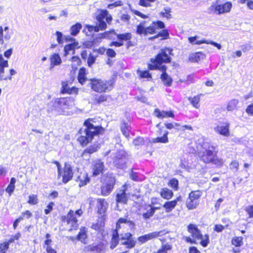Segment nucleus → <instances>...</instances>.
<instances>
[{"label": "nucleus", "instance_id": "42", "mask_svg": "<svg viewBox=\"0 0 253 253\" xmlns=\"http://www.w3.org/2000/svg\"><path fill=\"white\" fill-rule=\"evenodd\" d=\"M118 39L120 41H126L131 39L132 35L130 33H127L122 34H117Z\"/></svg>", "mask_w": 253, "mask_h": 253}, {"label": "nucleus", "instance_id": "14", "mask_svg": "<svg viewBox=\"0 0 253 253\" xmlns=\"http://www.w3.org/2000/svg\"><path fill=\"white\" fill-rule=\"evenodd\" d=\"M128 160V158L126 153L123 150H121L116 153L114 162L118 168L123 169L125 168Z\"/></svg>", "mask_w": 253, "mask_h": 253}, {"label": "nucleus", "instance_id": "54", "mask_svg": "<svg viewBox=\"0 0 253 253\" xmlns=\"http://www.w3.org/2000/svg\"><path fill=\"white\" fill-rule=\"evenodd\" d=\"M54 205V203L52 202H50L48 203L47 206H46V208L44 209V212L45 214H49L53 210V206Z\"/></svg>", "mask_w": 253, "mask_h": 253}, {"label": "nucleus", "instance_id": "20", "mask_svg": "<svg viewBox=\"0 0 253 253\" xmlns=\"http://www.w3.org/2000/svg\"><path fill=\"white\" fill-rule=\"evenodd\" d=\"M78 92V89L75 87H72L70 88L68 86V82H63L62 83V87L60 90V92L62 94L68 93L69 94H77Z\"/></svg>", "mask_w": 253, "mask_h": 253}, {"label": "nucleus", "instance_id": "1", "mask_svg": "<svg viewBox=\"0 0 253 253\" xmlns=\"http://www.w3.org/2000/svg\"><path fill=\"white\" fill-rule=\"evenodd\" d=\"M172 49L169 48L162 49L157 55L155 58L151 59V64H148L149 70H159L163 72L161 79L164 84L167 86H170L172 82V79L166 73L167 67L163 65L162 63H169L171 62V57L169 55H173Z\"/></svg>", "mask_w": 253, "mask_h": 253}, {"label": "nucleus", "instance_id": "39", "mask_svg": "<svg viewBox=\"0 0 253 253\" xmlns=\"http://www.w3.org/2000/svg\"><path fill=\"white\" fill-rule=\"evenodd\" d=\"M116 33H115L114 30H111L110 31H106L103 33H100L99 34V37L103 39H113V36L115 35Z\"/></svg>", "mask_w": 253, "mask_h": 253}, {"label": "nucleus", "instance_id": "60", "mask_svg": "<svg viewBox=\"0 0 253 253\" xmlns=\"http://www.w3.org/2000/svg\"><path fill=\"white\" fill-rule=\"evenodd\" d=\"M143 138L142 137H138L133 141V144L135 146H140L143 144Z\"/></svg>", "mask_w": 253, "mask_h": 253}, {"label": "nucleus", "instance_id": "35", "mask_svg": "<svg viewBox=\"0 0 253 253\" xmlns=\"http://www.w3.org/2000/svg\"><path fill=\"white\" fill-rule=\"evenodd\" d=\"M169 134V132L166 131L163 136L162 137H158L157 138H153L152 140V142L153 143H166L169 142V139L168 137V135Z\"/></svg>", "mask_w": 253, "mask_h": 253}, {"label": "nucleus", "instance_id": "13", "mask_svg": "<svg viewBox=\"0 0 253 253\" xmlns=\"http://www.w3.org/2000/svg\"><path fill=\"white\" fill-rule=\"evenodd\" d=\"M167 233V232L164 230L154 231L138 237L137 240L141 244H143L149 240L165 235Z\"/></svg>", "mask_w": 253, "mask_h": 253}, {"label": "nucleus", "instance_id": "36", "mask_svg": "<svg viewBox=\"0 0 253 253\" xmlns=\"http://www.w3.org/2000/svg\"><path fill=\"white\" fill-rule=\"evenodd\" d=\"M239 103V100L236 99H233L230 100L227 106V109L229 111H232L237 109V105Z\"/></svg>", "mask_w": 253, "mask_h": 253}, {"label": "nucleus", "instance_id": "21", "mask_svg": "<svg viewBox=\"0 0 253 253\" xmlns=\"http://www.w3.org/2000/svg\"><path fill=\"white\" fill-rule=\"evenodd\" d=\"M104 165L103 163L100 160H96L94 162L93 164V175L97 176L102 173L103 170Z\"/></svg>", "mask_w": 253, "mask_h": 253}, {"label": "nucleus", "instance_id": "50", "mask_svg": "<svg viewBox=\"0 0 253 253\" xmlns=\"http://www.w3.org/2000/svg\"><path fill=\"white\" fill-rule=\"evenodd\" d=\"M137 73H139V76L141 78H151V75L150 74L149 71H141L138 70Z\"/></svg>", "mask_w": 253, "mask_h": 253}, {"label": "nucleus", "instance_id": "2", "mask_svg": "<svg viewBox=\"0 0 253 253\" xmlns=\"http://www.w3.org/2000/svg\"><path fill=\"white\" fill-rule=\"evenodd\" d=\"M92 119H88L84 123V127L82 128L79 133L81 136L78 140L83 146L86 145L91 142L94 136L101 134L104 132V128L93 124Z\"/></svg>", "mask_w": 253, "mask_h": 253}, {"label": "nucleus", "instance_id": "6", "mask_svg": "<svg viewBox=\"0 0 253 253\" xmlns=\"http://www.w3.org/2000/svg\"><path fill=\"white\" fill-rule=\"evenodd\" d=\"M83 212L81 209H79L75 211L72 210H70L66 215L61 217L60 219L62 223L65 224L68 226V231L69 232L78 229V220L76 215L78 217H80L83 214Z\"/></svg>", "mask_w": 253, "mask_h": 253}, {"label": "nucleus", "instance_id": "24", "mask_svg": "<svg viewBox=\"0 0 253 253\" xmlns=\"http://www.w3.org/2000/svg\"><path fill=\"white\" fill-rule=\"evenodd\" d=\"M154 115L159 119H163L164 118L174 117V114L171 111H161L159 109H156L154 111Z\"/></svg>", "mask_w": 253, "mask_h": 253}, {"label": "nucleus", "instance_id": "28", "mask_svg": "<svg viewBox=\"0 0 253 253\" xmlns=\"http://www.w3.org/2000/svg\"><path fill=\"white\" fill-rule=\"evenodd\" d=\"M176 206L175 201H170L166 202L162 206L165 208L166 212L169 213L171 212Z\"/></svg>", "mask_w": 253, "mask_h": 253}, {"label": "nucleus", "instance_id": "37", "mask_svg": "<svg viewBox=\"0 0 253 253\" xmlns=\"http://www.w3.org/2000/svg\"><path fill=\"white\" fill-rule=\"evenodd\" d=\"M82 27V25L80 23H77L75 25H73L70 29L71 34L74 36H76L80 31Z\"/></svg>", "mask_w": 253, "mask_h": 253}, {"label": "nucleus", "instance_id": "8", "mask_svg": "<svg viewBox=\"0 0 253 253\" xmlns=\"http://www.w3.org/2000/svg\"><path fill=\"white\" fill-rule=\"evenodd\" d=\"M91 88L96 92H102L110 90L112 88L111 83L101 80H90Z\"/></svg>", "mask_w": 253, "mask_h": 253}, {"label": "nucleus", "instance_id": "59", "mask_svg": "<svg viewBox=\"0 0 253 253\" xmlns=\"http://www.w3.org/2000/svg\"><path fill=\"white\" fill-rule=\"evenodd\" d=\"M224 229V226L221 224H215L214 225L213 230L216 232H221Z\"/></svg>", "mask_w": 253, "mask_h": 253}, {"label": "nucleus", "instance_id": "3", "mask_svg": "<svg viewBox=\"0 0 253 253\" xmlns=\"http://www.w3.org/2000/svg\"><path fill=\"white\" fill-rule=\"evenodd\" d=\"M187 230L190 234V236L183 237L182 239L185 243L193 245L196 244L197 241H200V245L204 248L207 247L210 244L209 235H203L197 225L193 223L189 224L187 226Z\"/></svg>", "mask_w": 253, "mask_h": 253}, {"label": "nucleus", "instance_id": "9", "mask_svg": "<svg viewBox=\"0 0 253 253\" xmlns=\"http://www.w3.org/2000/svg\"><path fill=\"white\" fill-rule=\"evenodd\" d=\"M218 0L215 3H213L208 8V12L210 14H215L220 15L221 14L228 12L230 11L232 4L230 2H226L224 4H217Z\"/></svg>", "mask_w": 253, "mask_h": 253}, {"label": "nucleus", "instance_id": "15", "mask_svg": "<svg viewBox=\"0 0 253 253\" xmlns=\"http://www.w3.org/2000/svg\"><path fill=\"white\" fill-rule=\"evenodd\" d=\"M61 172L62 174H58V176L62 177V181L65 183L68 182L73 177V172L72 168L69 164L65 163L63 170L61 169Z\"/></svg>", "mask_w": 253, "mask_h": 253}, {"label": "nucleus", "instance_id": "47", "mask_svg": "<svg viewBox=\"0 0 253 253\" xmlns=\"http://www.w3.org/2000/svg\"><path fill=\"white\" fill-rule=\"evenodd\" d=\"M9 247L4 242L0 243V253H7Z\"/></svg>", "mask_w": 253, "mask_h": 253}, {"label": "nucleus", "instance_id": "52", "mask_svg": "<svg viewBox=\"0 0 253 253\" xmlns=\"http://www.w3.org/2000/svg\"><path fill=\"white\" fill-rule=\"evenodd\" d=\"M156 29L155 27V25L153 23L152 25H150L146 28V35L148 34H154L156 32Z\"/></svg>", "mask_w": 253, "mask_h": 253}, {"label": "nucleus", "instance_id": "22", "mask_svg": "<svg viewBox=\"0 0 253 253\" xmlns=\"http://www.w3.org/2000/svg\"><path fill=\"white\" fill-rule=\"evenodd\" d=\"M160 241L162 243L161 247L157 251L153 252L152 253H168V251H170L172 249V246L169 243H165L166 241L165 238L160 239Z\"/></svg>", "mask_w": 253, "mask_h": 253}, {"label": "nucleus", "instance_id": "64", "mask_svg": "<svg viewBox=\"0 0 253 253\" xmlns=\"http://www.w3.org/2000/svg\"><path fill=\"white\" fill-rule=\"evenodd\" d=\"M246 112L248 114L253 116V104L248 106Z\"/></svg>", "mask_w": 253, "mask_h": 253}, {"label": "nucleus", "instance_id": "17", "mask_svg": "<svg viewBox=\"0 0 253 253\" xmlns=\"http://www.w3.org/2000/svg\"><path fill=\"white\" fill-rule=\"evenodd\" d=\"M105 247L106 246L103 243L100 242L95 245H89L85 246L84 249V251L85 253L91 252H95L97 253H102L105 252Z\"/></svg>", "mask_w": 253, "mask_h": 253}, {"label": "nucleus", "instance_id": "49", "mask_svg": "<svg viewBox=\"0 0 253 253\" xmlns=\"http://www.w3.org/2000/svg\"><path fill=\"white\" fill-rule=\"evenodd\" d=\"M78 44V42H74L73 43L66 45L64 47V50L66 53H68L70 50H73L75 46Z\"/></svg>", "mask_w": 253, "mask_h": 253}, {"label": "nucleus", "instance_id": "56", "mask_svg": "<svg viewBox=\"0 0 253 253\" xmlns=\"http://www.w3.org/2000/svg\"><path fill=\"white\" fill-rule=\"evenodd\" d=\"M16 182V179L14 177L11 178L10 182L8 187L5 190H14L15 188V183Z\"/></svg>", "mask_w": 253, "mask_h": 253}, {"label": "nucleus", "instance_id": "29", "mask_svg": "<svg viewBox=\"0 0 253 253\" xmlns=\"http://www.w3.org/2000/svg\"><path fill=\"white\" fill-rule=\"evenodd\" d=\"M126 191H122L121 194H117L116 196V201L117 203L126 204L128 200V196L126 193Z\"/></svg>", "mask_w": 253, "mask_h": 253}, {"label": "nucleus", "instance_id": "63", "mask_svg": "<svg viewBox=\"0 0 253 253\" xmlns=\"http://www.w3.org/2000/svg\"><path fill=\"white\" fill-rule=\"evenodd\" d=\"M106 54L109 57H114L116 55L115 51L113 49L111 48H109L107 49L106 51Z\"/></svg>", "mask_w": 253, "mask_h": 253}, {"label": "nucleus", "instance_id": "19", "mask_svg": "<svg viewBox=\"0 0 253 253\" xmlns=\"http://www.w3.org/2000/svg\"><path fill=\"white\" fill-rule=\"evenodd\" d=\"M97 201V213L99 214H105V212L108 208V204L104 199H98Z\"/></svg>", "mask_w": 253, "mask_h": 253}, {"label": "nucleus", "instance_id": "48", "mask_svg": "<svg viewBox=\"0 0 253 253\" xmlns=\"http://www.w3.org/2000/svg\"><path fill=\"white\" fill-rule=\"evenodd\" d=\"M245 211L250 218H253V205H250L246 207Z\"/></svg>", "mask_w": 253, "mask_h": 253}, {"label": "nucleus", "instance_id": "18", "mask_svg": "<svg viewBox=\"0 0 253 253\" xmlns=\"http://www.w3.org/2000/svg\"><path fill=\"white\" fill-rule=\"evenodd\" d=\"M229 127V123L222 122L220 124V125H218L214 127V130L215 132H218L221 135L225 136H228L230 135Z\"/></svg>", "mask_w": 253, "mask_h": 253}, {"label": "nucleus", "instance_id": "34", "mask_svg": "<svg viewBox=\"0 0 253 253\" xmlns=\"http://www.w3.org/2000/svg\"><path fill=\"white\" fill-rule=\"evenodd\" d=\"M99 148L98 144H94V145L86 148L83 152L82 156H85L86 154H91L96 152Z\"/></svg>", "mask_w": 253, "mask_h": 253}, {"label": "nucleus", "instance_id": "4", "mask_svg": "<svg viewBox=\"0 0 253 253\" xmlns=\"http://www.w3.org/2000/svg\"><path fill=\"white\" fill-rule=\"evenodd\" d=\"M97 23L96 26L86 25L88 31L96 32L99 30H104L107 28V23L110 24L112 20V16L106 9L98 10L96 16Z\"/></svg>", "mask_w": 253, "mask_h": 253}, {"label": "nucleus", "instance_id": "12", "mask_svg": "<svg viewBox=\"0 0 253 253\" xmlns=\"http://www.w3.org/2000/svg\"><path fill=\"white\" fill-rule=\"evenodd\" d=\"M120 240L121 245L125 246L126 249H131L136 245V241L130 232H126L122 235Z\"/></svg>", "mask_w": 253, "mask_h": 253}, {"label": "nucleus", "instance_id": "25", "mask_svg": "<svg viewBox=\"0 0 253 253\" xmlns=\"http://www.w3.org/2000/svg\"><path fill=\"white\" fill-rule=\"evenodd\" d=\"M142 207L146 211L143 212L142 214V217L144 219H148L154 214L153 210L151 209V205H145L143 206H142Z\"/></svg>", "mask_w": 253, "mask_h": 253}, {"label": "nucleus", "instance_id": "44", "mask_svg": "<svg viewBox=\"0 0 253 253\" xmlns=\"http://www.w3.org/2000/svg\"><path fill=\"white\" fill-rule=\"evenodd\" d=\"M200 97L199 96H195L194 97H189L188 100L190 101L193 106L198 109L200 107Z\"/></svg>", "mask_w": 253, "mask_h": 253}, {"label": "nucleus", "instance_id": "41", "mask_svg": "<svg viewBox=\"0 0 253 253\" xmlns=\"http://www.w3.org/2000/svg\"><path fill=\"white\" fill-rule=\"evenodd\" d=\"M50 62L58 65L61 63V59L58 54L54 53L50 57Z\"/></svg>", "mask_w": 253, "mask_h": 253}, {"label": "nucleus", "instance_id": "61", "mask_svg": "<svg viewBox=\"0 0 253 253\" xmlns=\"http://www.w3.org/2000/svg\"><path fill=\"white\" fill-rule=\"evenodd\" d=\"M188 253H201L198 249L194 246H190L188 248Z\"/></svg>", "mask_w": 253, "mask_h": 253}, {"label": "nucleus", "instance_id": "27", "mask_svg": "<svg viewBox=\"0 0 253 253\" xmlns=\"http://www.w3.org/2000/svg\"><path fill=\"white\" fill-rule=\"evenodd\" d=\"M87 238L86 229L84 226H82L80 229V231L76 237V239L78 241H83L85 240Z\"/></svg>", "mask_w": 253, "mask_h": 253}, {"label": "nucleus", "instance_id": "45", "mask_svg": "<svg viewBox=\"0 0 253 253\" xmlns=\"http://www.w3.org/2000/svg\"><path fill=\"white\" fill-rule=\"evenodd\" d=\"M160 195L162 198L167 200L171 199L173 195L172 191H161Z\"/></svg>", "mask_w": 253, "mask_h": 253}, {"label": "nucleus", "instance_id": "58", "mask_svg": "<svg viewBox=\"0 0 253 253\" xmlns=\"http://www.w3.org/2000/svg\"><path fill=\"white\" fill-rule=\"evenodd\" d=\"M21 214L24 216V219H29L31 218L33 214L29 210H26L21 213Z\"/></svg>", "mask_w": 253, "mask_h": 253}, {"label": "nucleus", "instance_id": "31", "mask_svg": "<svg viewBox=\"0 0 253 253\" xmlns=\"http://www.w3.org/2000/svg\"><path fill=\"white\" fill-rule=\"evenodd\" d=\"M85 69L83 67L80 69L78 73V80L79 82L82 84H84L87 80V78L85 77Z\"/></svg>", "mask_w": 253, "mask_h": 253}, {"label": "nucleus", "instance_id": "62", "mask_svg": "<svg viewBox=\"0 0 253 253\" xmlns=\"http://www.w3.org/2000/svg\"><path fill=\"white\" fill-rule=\"evenodd\" d=\"M153 23L154 25H155V27H156V29L157 28L163 29L165 28L164 23L161 21H158L157 22H153Z\"/></svg>", "mask_w": 253, "mask_h": 253}, {"label": "nucleus", "instance_id": "53", "mask_svg": "<svg viewBox=\"0 0 253 253\" xmlns=\"http://www.w3.org/2000/svg\"><path fill=\"white\" fill-rule=\"evenodd\" d=\"M102 39L99 37V34H98L96 37H93L91 42L93 43V46H95L98 45L100 42H101V40Z\"/></svg>", "mask_w": 253, "mask_h": 253}, {"label": "nucleus", "instance_id": "40", "mask_svg": "<svg viewBox=\"0 0 253 253\" xmlns=\"http://www.w3.org/2000/svg\"><path fill=\"white\" fill-rule=\"evenodd\" d=\"M39 202L38 195L31 194L29 196L27 203L31 205H37Z\"/></svg>", "mask_w": 253, "mask_h": 253}, {"label": "nucleus", "instance_id": "46", "mask_svg": "<svg viewBox=\"0 0 253 253\" xmlns=\"http://www.w3.org/2000/svg\"><path fill=\"white\" fill-rule=\"evenodd\" d=\"M144 22L140 23L137 26L136 33L139 35L144 34L146 35V28L144 26Z\"/></svg>", "mask_w": 253, "mask_h": 253}, {"label": "nucleus", "instance_id": "23", "mask_svg": "<svg viewBox=\"0 0 253 253\" xmlns=\"http://www.w3.org/2000/svg\"><path fill=\"white\" fill-rule=\"evenodd\" d=\"M189 41L192 43H194V44H200L202 43L211 44L213 45L214 46L216 47L219 49L221 48L220 44H219L216 42H215L211 41H206V40L197 41L196 37H190L189 38Z\"/></svg>", "mask_w": 253, "mask_h": 253}, {"label": "nucleus", "instance_id": "55", "mask_svg": "<svg viewBox=\"0 0 253 253\" xmlns=\"http://www.w3.org/2000/svg\"><path fill=\"white\" fill-rule=\"evenodd\" d=\"M107 100V96L104 95H101L95 97V101L98 103H101Z\"/></svg>", "mask_w": 253, "mask_h": 253}, {"label": "nucleus", "instance_id": "7", "mask_svg": "<svg viewBox=\"0 0 253 253\" xmlns=\"http://www.w3.org/2000/svg\"><path fill=\"white\" fill-rule=\"evenodd\" d=\"M200 143H202L201 146L205 150L204 152H199L198 155L201 158V160L205 163H209L213 162L214 160V148L212 146H210L207 143H204V139L201 138L198 140Z\"/></svg>", "mask_w": 253, "mask_h": 253}, {"label": "nucleus", "instance_id": "11", "mask_svg": "<svg viewBox=\"0 0 253 253\" xmlns=\"http://www.w3.org/2000/svg\"><path fill=\"white\" fill-rule=\"evenodd\" d=\"M106 219V215H101L98 216L97 219L95 223L91 224V228L93 230L97 231L98 234L102 237L105 235V225Z\"/></svg>", "mask_w": 253, "mask_h": 253}, {"label": "nucleus", "instance_id": "10", "mask_svg": "<svg viewBox=\"0 0 253 253\" xmlns=\"http://www.w3.org/2000/svg\"><path fill=\"white\" fill-rule=\"evenodd\" d=\"M202 195L201 191H191L189 194L186 206L188 210L196 209L199 204V199Z\"/></svg>", "mask_w": 253, "mask_h": 253}, {"label": "nucleus", "instance_id": "51", "mask_svg": "<svg viewBox=\"0 0 253 253\" xmlns=\"http://www.w3.org/2000/svg\"><path fill=\"white\" fill-rule=\"evenodd\" d=\"M169 185L171 187L176 189L178 188V181L175 178H173L169 181Z\"/></svg>", "mask_w": 253, "mask_h": 253}, {"label": "nucleus", "instance_id": "43", "mask_svg": "<svg viewBox=\"0 0 253 253\" xmlns=\"http://www.w3.org/2000/svg\"><path fill=\"white\" fill-rule=\"evenodd\" d=\"M204 56L203 53L201 52H198L192 54L190 57V59L193 62H197L201 58H203Z\"/></svg>", "mask_w": 253, "mask_h": 253}, {"label": "nucleus", "instance_id": "5", "mask_svg": "<svg viewBox=\"0 0 253 253\" xmlns=\"http://www.w3.org/2000/svg\"><path fill=\"white\" fill-rule=\"evenodd\" d=\"M53 109L60 114L70 115L69 110L75 106V99L73 97H61L55 99L49 104Z\"/></svg>", "mask_w": 253, "mask_h": 253}, {"label": "nucleus", "instance_id": "16", "mask_svg": "<svg viewBox=\"0 0 253 253\" xmlns=\"http://www.w3.org/2000/svg\"><path fill=\"white\" fill-rule=\"evenodd\" d=\"M103 181L102 187L105 190H112L114 188L116 179L112 174L104 175L102 178Z\"/></svg>", "mask_w": 253, "mask_h": 253}, {"label": "nucleus", "instance_id": "32", "mask_svg": "<svg viewBox=\"0 0 253 253\" xmlns=\"http://www.w3.org/2000/svg\"><path fill=\"white\" fill-rule=\"evenodd\" d=\"M79 181V185L82 187L86 185L89 181V178L88 177L87 174L86 173H82L78 176Z\"/></svg>", "mask_w": 253, "mask_h": 253}, {"label": "nucleus", "instance_id": "30", "mask_svg": "<svg viewBox=\"0 0 253 253\" xmlns=\"http://www.w3.org/2000/svg\"><path fill=\"white\" fill-rule=\"evenodd\" d=\"M231 245L236 248L242 246L243 243V237L242 236H235L233 237L231 241Z\"/></svg>", "mask_w": 253, "mask_h": 253}, {"label": "nucleus", "instance_id": "33", "mask_svg": "<svg viewBox=\"0 0 253 253\" xmlns=\"http://www.w3.org/2000/svg\"><path fill=\"white\" fill-rule=\"evenodd\" d=\"M128 216H126V218L121 217L119 218L116 222V229L117 231L121 228V224L123 223H128L129 225H134V222L130 220L127 219Z\"/></svg>", "mask_w": 253, "mask_h": 253}, {"label": "nucleus", "instance_id": "26", "mask_svg": "<svg viewBox=\"0 0 253 253\" xmlns=\"http://www.w3.org/2000/svg\"><path fill=\"white\" fill-rule=\"evenodd\" d=\"M119 235L118 232L117 230H114L110 242V248L111 249H114L119 244Z\"/></svg>", "mask_w": 253, "mask_h": 253}, {"label": "nucleus", "instance_id": "38", "mask_svg": "<svg viewBox=\"0 0 253 253\" xmlns=\"http://www.w3.org/2000/svg\"><path fill=\"white\" fill-rule=\"evenodd\" d=\"M121 129L123 134L126 137H129L130 126L127 123L124 122L121 124Z\"/></svg>", "mask_w": 253, "mask_h": 253}, {"label": "nucleus", "instance_id": "57", "mask_svg": "<svg viewBox=\"0 0 253 253\" xmlns=\"http://www.w3.org/2000/svg\"><path fill=\"white\" fill-rule=\"evenodd\" d=\"M95 57L93 56L91 54H90L87 59V64L89 67L91 66L95 63Z\"/></svg>", "mask_w": 253, "mask_h": 253}]
</instances>
